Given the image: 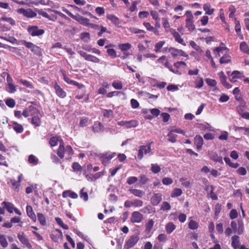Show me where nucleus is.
<instances>
[{
    "mask_svg": "<svg viewBox=\"0 0 249 249\" xmlns=\"http://www.w3.org/2000/svg\"><path fill=\"white\" fill-rule=\"evenodd\" d=\"M176 228V225L172 222H168L165 226V230L168 234H171Z\"/></svg>",
    "mask_w": 249,
    "mask_h": 249,
    "instance_id": "nucleus-33",
    "label": "nucleus"
},
{
    "mask_svg": "<svg viewBox=\"0 0 249 249\" xmlns=\"http://www.w3.org/2000/svg\"><path fill=\"white\" fill-rule=\"evenodd\" d=\"M9 182L11 184L13 189L15 191L17 192L18 191L19 187L20 186V184L19 183V182L16 181L14 178H11L10 179Z\"/></svg>",
    "mask_w": 249,
    "mask_h": 249,
    "instance_id": "nucleus-39",
    "label": "nucleus"
},
{
    "mask_svg": "<svg viewBox=\"0 0 249 249\" xmlns=\"http://www.w3.org/2000/svg\"><path fill=\"white\" fill-rule=\"evenodd\" d=\"M161 209L163 211L170 210L171 209L170 204L168 202H163L161 205Z\"/></svg>",
    "mask_w": 249,
    "mask_h": 249,
    "instance_id": "nucleus-64",
    "label": "nucleus"
},
{
    "mask_svg": "<svg viewBox=\"0 0 249 249\" xmlns=\"http://www.w3.org/2000/svg\"><path fill=\"white\" fill-rule=\"evenodd\" d=\"M220 80L222 85L227 89L231 88L232 86L227 82V77L223 71L219 73Z\"/></svg>",
    "mask_w": 249,
    "mask_h": 249,
    "instance_id": "nucleus-22",
    "label": "nucleus"
},
{
    "mask_svg": "<svg viewBox=\"0 0 249 249\" xmlns=\"http://www.w3.org/2000/svg\"><path fill=\"white\" fill-rule=\"evenodd\" d=\"M27 32L32 36H38L43 35L45 33L44 30L39 29V27L36 25L29 26L27 28Z\"/></svg>",
    "mask_w": 249,
    "mask_h": 249,
    "instance_id": "nucleus-4",
    "label": "nucleus"
},
{
    "mask_svg": "<svg viewBox=\"0 0 249 249\" xmlns=\"http://www.w3.org/2000/svg\"><path fill=\"white\" fill-rule=\"evenodd\" d=\"M154 224V220L153 219H149L145 225V231L147 232H150L153 227Z\"/></svg>",
    "mask_w": 249,
    "mask_h": 249,
    "instance_id": "nucleus-41",
    "label": "nucleus"
},
{
    "mask_svg": "<svg viewBox=\"0 0 249 249\" xmlns=\"http://www.w3.org/2000/svg\"><path fill=\"white\" fill-rule=\"evenodd\" d=\"M28 162L29 163L34 165H37L38 163V160L34 155H30L28 157Z\"/></svg>",
    "mask_w": 249,
    "mask_h": 249,
    "instance_id": "nucleus-43",
    "label": "nucleus"
},
{
    "mask_svg": "<svg viewBox=\"0 0 249 249\" xmlns=\"http://www.w3.org/2000/svg\"><path fill=\"white\" fill-rule=\"evenodd\" d=\"M119 49L123 52H126L131 48V45L129 43L120 44L118 45Z\"/></svg>",
    "mask_w": 249,
    "mask_h": 249,
    "instance_id": "nucleus-37",
    "label": "nucleus"
},
{
    "mask_svg": "<svg viewBox=\"0 0 249 249\" xmlns=\"http://www.w3.org/2000/svg\"><path fill=\"white\" fill-rule=\"evenodd\" d=\"M208 156L209 158L214 162L223 164L222 157L219 156L216 152L213 151H208Z\"/></svg>",
    "mask_w": 249,
    "mask_h": 249,
    "instance_id": "nucleus-15",
    "label": "nucleus"
},
{
    "mask_svg": "<svg viewBox=\"0 0 249 249\" xmlns=\"http://www.w3.org/2000/svg\"><path fill=\"white\" fill-rule=\"evenodd\" d=\"M224 51L226 52V53L220 58L219 62L220 64H227L231 61V56L228 53H228L229 52V49L225 47L219 46L215 48L213 50V53L215 57H219L221 54L223 53V52Z\"/></svg>",
    "mask_w": 249,
    "mask_h": 249,
    "instance_id": "nucleus-1",
    "label": "nucleus"
},
{
    "mask_svg": "<svg viewBox=\"0 0 249 249\" xmlns=\"http://www.w3.org/2000/svg\"><path fill=\"white\" fill-rule=\"evenodd\" d=\"M104 127L102 124L100 122H95L92 126V130L94 133H97L101 131Z\"/></svg>",
    "mask_w": 249,
    "mask_h": 249,
    "instance_id": "nucleus-27",
    "label": "nucleus"
},
{
    "mask_svg": "<svg viewBox=\"0 0 249 249\" xmlns=\"http://www.w3.org/2000/svg\"><path fill=\"white\" fill-rule=\"evenodd\" d=\"M143 25L146 28L147 30L153 32L155 35H159V30L156 28H154V26L151 25V24L149 22H144L143 23Z\"/></svg>",
    "mask_w": 249,
    "mask_h": 249,
    "instance_id": "nucleus-23",
    "label": "nucleus"
},
{
    "mask_svg": "<svg viewBox=\"0 0 249 249\" xmlns=\"http://www.w3.org/2000/svg\"><path fill=\"white\" fill-rule=\"evenodd\" d=\"M65 148L64 147V144L62 142L59 146L57 151V155L60 159H63L65 156Z\"/></svg>",
    "mask_w": 249,
    "mask_h": 249,
    "instance_id": "nucleus-25",
    "label": "nucleus"
},
{
    "mask_svg": "<svg viewBox=\"0 0 249 249\" xmlns=\"http://www.w3.org/2000/svg\"><path fill=\"white\" fill-rule=\"evenodd\" d=\"M0 244L3 248H6L8 245L6 238L2 234H0Z\"/></svg>",
    "mask_w": 249,
    "mask_h": 249,
    "instance_id": "nucleus-51",
    "label": "nucleus"
},
{
    "mask_svg": "<svg viewBox=\"0 0 249 249\" xmlns=\"http://www.w3.org/2000/svg\"><path fill=\"white\" fill-rule=\"evenodd\" d=\"M240 72L238 71H233L231 74V78H230V81L231 82H235L237 81V79L240 78Z\"/></svg>",
    "mask_w": 249,
    "mask_h": 249,
    "instance_id": "nucleus-36",
    "label": "nucleus"
},
{
    "mask_svg": "<svg viewBox=\"0 0 249 249\" xmlns=\"http://www.w3.org/2000/svg\"><path fill=\"white\" fill-rule=\"evenodd\" d=\"M149 181L148 178L145 175H141L139 178V182L142 185L145 184Z\"/></svg>",
    "mask_w": 249,
    "mask_h": 249,
    "instance_id": "nucleus-55",
    "label": "nucleus"
},
{
    "mask_svg": "<svg viewBox=\"0 0 249 249\" xmlns=\"http://www.w3.org/2000/svg\"><path fill=\"white\" fill-rule=\"evenodd\" d=\"M65 12L71 18H72V19L77 21L78 22H79L80 18H81V17H82L81 16L79 15V14H77L76 15H74L71 12L69 11L68 10H66Z\"/></svg>",
    "mask_w": 249,
    "mask_h": 249,
    "instance_id": "nucleus-52",
    "label": "nucleus"
},
{
    "mask_svg": "<svg viewBox=\"0 0 249 249\" xmlns=\"http://www.w3.org/2000/svg\"><path fill=\"white\" fill-rule=\"evenodd\" d=\"M1 20L9 22L11 25H15L16 24L15 20L12 18H8L5 16H3L1 18Z\"/></svg>",
    "mask_w": 249,
    "mask_h": 249,
    "instance_id": "nucleus-57",
    "label": "nucleus"
},
{
    "mask_svg": "<svg viewBox=\"0 0 249 249\" xmlns=\"http://www.w3.org/2000/svg\"><path fill=\"white\" fill-rule=\"evenodd\" d=\"M170 32L174 37L175 40L176 42L183 46H186V44L184 42L183 39L181 37L179 34L178 32H177L175 29L171 28L170 29Z\"/></svg>",
    "mask_w": 249,
    "mask_h": 249,
    "instance_id": "nucleus-14",
    "label": "nucleus"
},
{
    "mask_svg": "<svg viewBox=\"0 0 249 249\" xmlns=\"http://www.w3.org/2000/svg\"><path fill=\"white\" fill-rule=\"evenodd\" d=\"M37 216L39 223L43 226L46 225V217L44 215L40 213H37Z\"/></svg>",
    "mask_w": 249,
    "mask_h": 249,
    "instance_id": "nucleus-40",
    "label": "nucleus"
},
{
    "mask_svg": "<svg viewBox=\"0 0 249 249\" xmlns=\"http://www.w3.org/2000/svg\"><path fill=\"white\" fill-rule=\"evenodd\" d=\"M162 182L164 185H168L173 183V179L170 178L164 177L162 179Z\"/></svg>",
    "mask_w": 249,
    "mask_h": 249,
    "instance_id": "nucleus-61",
    "label": "nucleus"
},
{
    "mask_svg": "<svg viewBox=\"0 0 249 249\" xmlns=\"http://www.w3.org/2000/svg\"><path fill=\"white\" fill-rule=\"evenodd\" d=\"M189 43L190 45L196 51L198 52H202V50L201 49L200 47L198 45L195 41L191 40L190 41Z\"/></svg>",
    "mask_w": 249,
    "mask_h": 249,
    "instance_id": "nucleus-56",
    "label": "nucleus"
},
{
    "mask_svg": "<svg viewBox=\"0 0 249 249\" xmlns=\"http://www.w3.org/2000/svg\"><path fill=\"white\" fill-rule=\"evenodd\" d=\"M58 141V137L56 136H53L50 138L49 141V144L52 147L55 146L57 145Z\"/></svg>",
    "mask_w": 249,
    "mask_h": 249,
    "instance_id": "nucleus-45",
    "label": "nucleus"
},
{
    "mask_svg": "<svg viewBox=\"0 0 249 249\" xmlns=\"http://www.w3.org/2000/svg\"><path fill=\"white\" fill-rule=\"evenodd\" d=\"M138 181V178L136 177H129L127 178L126 182L129 185L134 184Z\"/></svg>",
    "mask_w": 249,
    "mask_h": 249,
    "instance_id": "nucleus-58",
    "label": "nucleus"
},
{
    "mask_svg": "<svg viewBox=\"0 0 249 249\" xmlns=\"http://www.w3.org/2000/svg\"><path fill=\"white\" fill-rule=\"evenodd\" d=\"M161 200L162 195L159 193L154 194L150 199V201L153 205L157 206L161 202Z\"/></svg>",
    "mask_w": 249,
    "mask_h": 249,
    "instance_id": "nucleus-19",
    "label": "nucleus"
},
{
    "mask_svg": "<svg viewBox=\"0 0 249 249\" xmlns=\"http://www.w3.org/2000/svg\"><path fill=\"white\" fill-rule=\"evenodd\" d=\"M194 144L196 146L197 150H201L204 144V141L202 137L199 135H197L194 138Z\"/></svg>",
    "mask_w": 249,
    "mask_h": 249,
    "instance_id": "nucleus-18",
    "label": "nucleus"
},
{
    "mask_svg": "<svg viewBox=\"0 0 249 249\" xmlns=\"http://www.w3.org/2000/svg\"><path fill=\"white\" fill-rule=\"evenodd\" d=\"M203 9L205 11L206 15H211L213 13L214 9L211 8L210 4L207 3L203 5Z\"/></svg>",
    "mask_w": 249,
    "mask_h": 249,
    "instance_id": "nucleus-38",
    "label": "nucleus"
},
{
    "mask_svg": "<svg viewBox=\"0 0 249 249\" xmlns=\"http://www.w3.org/2000/svg\"><path fill=\"white\" fill-rule=\"evenodd\" d=\"M34 115L31 119L29 118L28 121L35 126H39L41 124V115L35 114Z\"/></svg>",
    "mask_w": 249,
    "mask_h": 249,
    "instance_id": "nucleus-20",
    "label": "nucleus"
},
{
    "mask_svg": "<svg viewBox=\"0 0 249 249\" xmlns=\"http://www.w3.org/2000/svg\"><path fill=\"white\" fill-rule=\"evenodd\" d=\"M205 81L208 85L210 87H214L216 86L217 84V82L214 79H212L211 78H206L205 79Z\"/></svg>",
    "mask_w": 249,
    "mask_h": 249,
    "instance_id": "nucleus-60",
    "label": "nucleus"
},
{
    "mask_svg": "<svg viewBox=\"0 0 249 249\" xmlns=\"http://www.w3.org/2000/svg\"><path fill=\"white\" fill-rule=\"evenodd\" d=\"M162 24L165 30H167L170 29V26L168 20L166 18H162Z\"/></svg>",
    "mask_w": 249,
    "mask_h": 249,
    "instance_id": "nucleus-59",
    "label": "nucleus"
},
{
    "mask_svg": "<svg viewBox=\"0 0 249 249\" xmlns=\"http://www.w3.org/2000/svg\"><path fill=\"white\" fill-rule=\"evenodd\" d=\"M188 227L191 230H196L198 227V224L196 221L190 220L188 224Z\"/></svg>",
    "mask_w": 249,
    "mask_h": 249,
    "instance_id": "nucleus-49",
    "label": "nucleus"
},
{
    "mask_svg": "<svg viewBox=\"0 0 249 249\" xmlns=\"http://www.w3.org/2000/svg\"><path fill=\"white\" fill-rule=\"evenodd\" d=\"M165 44L164 41H160L155 44L154 51L156 53H158L160 51V49L162 48Z\"/></svg>",
    "mask_w": 249,
    "mask_h": 249,
    "instance_id": "nucleus-47",
    "label": "nucleus"
},
{
    "mask_svg": "<svg viewBox=\"0 0 249 249\" xmlns=\"http://www.w3.org/2000/svg\"><path fill=\"white\" fill-rule=\"evenodd\" d=\"M240 50L243 53L249 55V47L245 41H242L240 44Z\"/></svg>",
    "mask_w": 249,
    "mask_h": 249,
    "instance_id": "nucleus-32",
    "label": "nucleus"
},
{
    "mask_svg": "<svg viewBox=\"0 0 249 249\" xmlns=\"http://www.w3.org/2000/svg\"><path fill=\"white\" fill-rule=\"evenodd\" d=\"M55 220L56 223L63 229L65 230H68L69 227L67 225L64 224L62 219L59 217H55Z\"/></svg>",
    "mask_w": 249,
    "mask_h": 249,
    "instance_id": "nucleus-50",
    "label": "nucleus"
},
{
    "mask_svg": "<svg viewBox=\"0 0 249 249\" xmlns=\"http://www.w3.org/2000/svg\"><path fill=\"white\" fill-rule=\"evenodd\" d=\"M151 151V143H149L147 147H146V146L145 145L140 146L139 152L137 156L138 159L141 160L142 159L143 157V152L145 154H147V153L150 152Z\"/></svg>",
    "mask_w": 249,
    "mask_h": 249,
    "instance_id": "nucleus-9",
    "label": "nucleus"
},
{
    "mask_svg": "<svg viewBox=\"0 0 249 249\" xmlns=\"http://www.w3.org/2000/svg\"><path fill=\"white\" fill-rule=\"evenodd\" d=\"M26 211L28 216L30 217L34 222H36V216L33 211L32 207L31 205H27L26 207Z\"/></svg>",
    "mask_w": 249,
    "mask_h": 249,
    "instance_id": "nucleus-21",
    "label": "nucleus"
},
{
    "mask_svg": "<svg viewBox=\"0 0 249 249\" xmlns=\"http://www.w3.org/2000/svg\"><path fill=\"white\" fill-rule=\"evenodd\" d=\"M231 246L234 249H237L239 247V237L234 235L231 238Z\"/></svg>",
    "mask_w": 249,
    "mask_h": 249,
    "instance_id": "nucleus-31",
    "label": "nucleus"
},
{
    "mask_svg": "<svg viewBox=\"0 0 249 249\" xmlns=\"http://www.w3.org/2000/svg\"><path fill=\"white\" fill-rule=\"evenodd\" d=\"M18 82L22 84L23 86L26 87L27 88L33 89L34 88L33 85L29 81L26 80L20 79L18 80Z\"/></svg>",
    "mask_w": 249,
    "mask_h": 249,
    "instance_id": "nucleus-44",
    "label": "nucleus"
},
{
    "mask_svg": "<svg viewBox=\"0 0 249 249\" xmlns=\"http://www.w3.org/2000/svg\"><path fill=\"white\" fill-rule=\"evenodd\" d=\"M169 52L171 53L173 57H176L178 56L188 57V55L186 54L183 50L178 49L175 48L171 47L169 49Z\"/></svg>",
    "mask_w": 249,
    "mask_h": 249,
    "instance_id": "nucleus-11",
    "label": "nucleus"
},
{
    "mask_svg": "<svg viewBox=\"0 0 249 249\" xmlns=\"http://www.w3.org/2000/svg\"><path fill=\"white\" fill-rule=\"evenodd\" d=\"M234 20L236 21L235 25V30L240 39H243L244 36L241 33V25L240 21L237 20V18H235Z\"/></svg>",
    "mask_w": 249,
    "mask_h": 249,
    "instance_id": "nucleus-24",
    "label": "nucleus"
},
{
    "mask_svg": "<svg viewBox=\"0 0 249 249\" xmlns=\"http://www.w3.org/2000/svg\"><path fill=\"white\" fill-rule=\"evenodd\" d=\"M12 124L14 125L13 126V129L17 133H21L23 132L24 128L21 124H18L17 122H12Z\"/></svg>",
    "mask_w": 249,
    "mask_h": 249,
    "instance_id": "nucleus-26",
    "label": "nucleus"
},
{
    "mask_svg": "<svg viewBox=\"0 0 249 249\" xmlns=\"http://www.w3.org/2000/svg\"><path fill=\"white\" fill-rule=\"evenodd\" d=\"M22 44L25 46L26 48L29 49L32 53L38 57L42 56L43 50L37 45L34 44L31 42H28L25 40L21 41Z\"/></svg>",
    "mask_w": 249,
    "mask_h": 249,
    "instance_id": "nucleus-2",
    "label": "nucleus"
},
{
    "mask_svg": "<svg viewBox=\"0 0 249 249\" xmlns=\"http://www.w3.org/2000/svg\"><path fill=\"white\" fill-rule=\"evenodd\" d=\"M71 167L73 172L79 174H81L83 169L81 165L77 162H74L72 164Z\"/></svg>",
    "mask_w": 249,
    "mask_h": 249,
    "instance_id": "nucleus-34",
    "label": "nucleus"
},
{
    "mask_svg": "<svg viewBox=\"0 0 249 249\" xmlns=\"http://www.w3.org/2000/svg\"><path fill=\"white\" fill-rule=\"evenodd\" d=\"M118 124L121 126H124L126 128L135 127L138 125V122L136 120H132L129 121H121L118 122Z\"/></svg>",
    "mask_w": 249,
    "mask_h": 249,
    "instance_id": "nucleus-12",
    "label": "nucleus"
},
{
    "mask_svg": "<svg viewBox=\"0 0 249 249\" xmlns=\"http://www.w3.org/2000/svg\"><path fill=\"white\" fill-rule=\"evenodd\" d=\"M182 194V191L181 189L175 188L172 191L171 196L172 197H178L180 196Z\"/></svg>",
    "mask_w": 249,
    "mask_h": 249,
    "instance_id": "nucleus-46",
    "label": "nucleus"
},
{
    "mask_svg": "<svg viewBox=\"0 0 249 249\" xmlns=\"http://www.w3.org/2000/svg\"><path fill=\"white\" fill-rule=\"evenodd\" d=\"M107 18L115 25H118L120 23L119 18L113 14H108L107 15Z\"/></svg>",
    "mask_w": 249,
    "mask_h": 249,
    "instance_id": "nucleus-29",
    "label": "nucleus"
},
{
    "mask_svg": "<svg viewBox=\"0 0 249 249\" xmlns=\"http://www.w3.org/2000/svg\"><path fill=\"white\" fill-rule=\"evenodd\" d=\"M163 66L168 69V70L174 73L180 74V72L179 71L175 70V69H173L171 65L169 63L168 60L166 58L165 62L164 63Z\"/></svg>",
    "mask_w": 249,
    "mask_h": 249,
    "instance_id": "nucleus-35",
    "label": "nucleus"
},
{
    "mask_svg": "<svg viewBox=\"0 0 249 249\" xmlns=\"http://www.w3.org/2000/svg\"><path fill=\"white\" fill-rule=\"evenodd\" d=\"M18 238L22 244L24 246L29 249H31L32 248L31 244L30 243L29 239L26 237L24 232L18 233Z\"/></svg>",
    "mask_w": 249,
    "mask_h": 249,
    "instance_id": "nucleus-13",
    "label": "nucleus"
},
{
    "mask_svg": "<svg viewBox=\"0 0 249 249\" xmlns=\"http://www.w3.org/2000/svg\"><path fill=\"white\" fill-rule=\"evenodd\" d=\"M186 66V64L184 61H178L177 62L174 63V66L176 69V70L178 71L179 69L181 68V67H184Z\"/></svg>",
    "mask_w": 249,
    "mask_h": 249,
    "instance_id": "nucleus-54",
    "label": "nucleus"
},
{
    "mask_svg": "<svg viewBox=\"0 0 249 249\" xmlns=\"http://www.w3.org/2000/svg\"><path fill=\"white\" fill-rule=\"evenodd\" d=\"M167 136L168 138V141L172 142L175 143L177 141L176 138L177 137V135L176 134H175L173 132H172V130L170 131V132L168 133Z\"/></svg>",
    "mask_w": 249,
    "mask_h": 249,
    "instance_id": "nucleus-42",
    "label": "nucleus"
},
{
    "mask_svg": "<svg viewBox=\"0 0 249 249\" xmlns=\"http://www.w3.org/2000/svg\"><path fill=\"white\" fill-rule=\"evenodd\" d=\"M140 238L138 235H133L127 240L124 245V249H129L133 247L139 241Z\"/></svg>",
    "mask_w": 249,
    "mask_h": 249,
    "instance_id": "nucleus-6",
    "label": "nucleus"
},
{
    "mask_svg": "<svg viewBox=\"0 0 249 249\" xmlns=\"http://www.w3.org/2000/svg\"><path fill=\"white\" fill-rule=\"evenodd\" d=\"M140 211L143 213L150 214L156 212L155 208L150 205H147L142 209Z\"/></svg>",
    "mask_w": 249,
    "mask_h": 249,
    "instance_id": "nucleus-28",
    "label": "nucleus"
},
{
    "mask_svg": "<svg viewBox=\"0 0 249 249\" xmlns=\"http://www.w3.org/2000/svg\"><path fill=\"white\" fill-rule=\"evenodd\" d=\"M151 170L154 174H157L160 171L161 168L157 163L151 164Z\"/></svg>",
    "mask_w": 249,
    "mask_h": 249,
    "instance_id": "nucleus-48",
    "label": "nucleus"
},
{
    "mask_svg": "<svg viewBox=\"0 0 249 249\" xmlns=\"http://www.w3.org/2000/svg\"><path fill=\"white\" fill-rule=\"evenodd\" d=\"M187 18L185 20L186 27L190 31H193L195 29V26L194 24L193 16L190 11H187L186 12Z\"/></svg>",
    "mask_w": 249,
    "mask_h": 249,
    "instance_id": "nucleus-5",
    "label": "nucleus"
},
{
    "mask_svg": "<svg viewBox=\"0 0 249 249\" xmlns=\"http://www.w3.org/2000/svg\"><path fill=\"white\" fill-rule=\"evenodd\" d=\"M17 12L19 14H22L25 17L27 18H33L37 16V14L30 8L25 9L24 8H21L18 9Z\"/></svg>",
    "mask_w": 249,
    "mask_h": 249,
    "instance_id": "nucleus-7",
    "label": "nucleus"
},
{
    "mask_svg": "<svg viewBox=\"0 0 249 249\" xmlns=\"http://www.w3.org/2000/svg\"><path fill=\"white\" fill-rule=\"evenodd\" d=\"M53 88L55 91L56 94L61 98H64L66 97V92L60 87V86L56 82L54 85Z\"/></svg>",
    "mask_w": 249,
    "mask_h": 249,
    "instance_id": "nucleus-16",
    "label": "nucleus"
},
{
    "mask_svg": "<svg viewBox=\"0 0 249 249\" xmlns=\"http://www.w3.org/2000/svg\"><path fill=\"white\" fill-rule=\"evenodd\" d=\"M5 104L8 107L13 108L16 105V102L12 98H8L5 100Z\"/></svg>",
    "mask_w": 249,
    "mask_h": 249,
    "instance_id": "nucleus-53",
    "label": "nucleus"
},
{
    "mask_svg": "<svg viewBox=\"0 0 249 249\" xmlns=\"http://www.w3.org/2000/svg\"><path fill=\"white\" fill-rule=\"evenodd\" d=\"M143 219V215L139 211H134L131 213L130 221L133 223H139Z\"/></svg>",
    "mask_w": 249,
    "mask_h": 249,
    "instance_id": "nucleus-10",
    "label": "nucleus"
},
{
    "mask_svg": "<svg viewBox=\"0 0 249 249\" xmlns=\"http://www.w3.org/2000/svg\"><path fill=\"white\" fill-rule=\"evenodd\" d=\"M116 156V153L107 151L99 155V158L104 166H107L110 163V160Z\"/></svg>",
    "mask_w": 249,
    "mask_h": 249,
    "instance_id": "nucleus-3",
    "label": "nucleus"
},
{
    "mask_svg": "<svg viewBox=\"0 0 249 249\" xmlns=\"http://www.w3.org/2000/svg\"><path fill=\"white\" fill-rule=\"evenodd\" d=\"M107 52L108 55L112 58H114L117 56L116 51L114 49H108Z\"/></svg>",
    "mask_w": 249,
    "mask_h": 249,
    "instance_id": "nucleus-63",
    "label": "nucleus"
},
{
    "mask_svg": "<svg viewBox=\"0 0 249 249\" xmlns=\"http://www.w3.org/2000/svg\"><path fill=\"white\" fill-rule=\"evenodd\" d=\"M78 53L81 56L83 57L87 61H91L95 63H98L100 61V59L98 57L94 55L88 54L86 52L82 51H79Z\"/></svg>",
    "mask_w": 249,
    "mask_h": 249,
    "instance_id": "nucleus-8",
    "label": "nucleus"
},
{
    "mask_svg": "<svg viewBox=\"0 0 249 249\" xmlns=\"http://www.w3.org/2000/svg\"><path fill=\"white\" fill-rule=\"evenodd\" d=\"M129 192L135 196L139 197H142L145 195L144 191L136 189H129Z\"/></svg>",
    "mask_w": 249,
    "mask_h": 249,
    "instance_id": "nucleus-30",
    "label": "nucleus"
},
{
    "mask_svg": "<svg viewBox=\"0 0 249 249\" xmlns=\"http://www.w3.org/2000/svg\"><path fill=\"white\" fill-rule=\"evenodd\" d=\"M63 79H64V81L68 84H71V85H72L74 86H76L79 89H81L84 87V85L83 84H80V83L77 82V81L72 80L70 78H69V77H68L65 73H63Z\"/></svg>",
    "mask_w": 249,
    "mask_h": 249,
    "instance_id": "nucleus-17",
    "label": "nucleus"
},
{
    "mask_svg": "<svg viewBox=\"0 0 249 249\" xmlns=\"http://www.w3.org/2000/svg\"><path fill=\"white\" fill-rule=\"evenodd\" d=\"M89 19L88 18H84L83 17H81V18H80V19H79V22L84 25H85V26H89Z\"/></svg>",
    "mask_w": 249,
    "mask_h": 249,
    "instance_id": "nucleus-62",
    "label": "nucleus"
}]
</instances>
